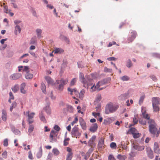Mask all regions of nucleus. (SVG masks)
Instances as JSON below:
<instances>
[{"label": "nucleus", "instance_id": "obj_62", "mask_svg": "<svg viewBox=\"0 0 160 160\" xmlns=\"http://www.w3.org/2000/svg\"><path fill=\"white\" fill-rule=\"evenodd\" d=\"M10 98V99H14V97L12 94V93L11 92H10L9 93Z\"/></svg>", "mask_w": 160, "mask_h": 160}, {"label": "nucleus", "instance_id": "obj_26", "mask_svg": "<svg viewBox=\"0 0 160 160\" xmlns=\"http://www.w3.org/2000/svg\"><path fill=\"white\" fill-rule=\"evenodd\" d=\"M50 103L45 108L44 110L48 114H50L51 112V109L49 106Z\"/></svg>", "mask_w": 160, "mask_h": 160}, {"label": "nucleus", "instance_id": "obj_57", "mask_svg": "<svg viewBox=\"0 0 160 160\" xmlns=\"http://www.w3.org/2000/svg\"><path fill=\"white\" fill-rule=\"evenodd\" d=\"M54 128L55 130L57 131H59L60 129V128L58 125H56L54 126Z\"/></svg>", "mask_w": 160, "mask_h": 160}, {"label": "nucleus", "instance_id": "obj_58", "mask_svg": "<svg viewBox=\"0 0 160 160\" xmlns=\"http://www.w3.org/2000/svg\"><path fill=\"white\" fill-rule=\"evenodd\" d=\"M108 160H116L112 155H110L108 156Z\"/></svg>", "mask_w": 160, "mask_h": 160}, {"label": "nucleus", "instance_id": "obj_45", "mask_svg": "<svg viewBox=\"0 0 160 160\" xmlns=\"http://www.w3.org/2000/svg\"><path fill=\"white\" fill-rule=\"evenodd\" d=\"M131 33L132 35L131 36L133 38V39H135L137 35L136 32L135 31H133Z\"/></svg>", "mask_w": 160, "mask_h": 160}, {"label": "nucleus", "instance_id": "obj_14", "mask_svg": "<svg viewBox=\"0 0 160 160\" xmlns=\"http://www.w3.org/2000/svg\"><path fill=\"white\" fill-rule=\"evenodd\" d=\"M142 114L143 118H144L145 119H147V120H148L149 121L150 119V116L148 115V114L146 113V111L145 109H144L143 108L142 109Z\"/></svg>", "mask_w": 160, "mask_h": 160}, {"label": "nucleus", "instance_id": "obj_52", "mask_svg": "<svg viewBox=\"0 0 160 160\" xmlns=\"http://www.w3.org/2000/svg\"><path fill=\"white\" fill-rule=\"evenodd\" d=\"M85 93V90L83 89L80 92L79 94L80 97H82L84 95Z\"/></svg>", "mask_w": 160, "mask_h": 160}, {"label": "nucleus", "instance_id": "obj_1", "mask_svg": "<svg viewBox=\"0 0 160 160\" xmlns=\"http://www.w3.org/2000/svg\"><path fill=\"white\" fill-rule=\"evenodd\" d=\"M118 105H114L112 103H110L106 106L105 111V113L108 114L110 113H113L118 109Z\"/></svg>", "mask_w": 160, "mask_h": 160}, {"label": "nucleus", "instance_id": "obj_54", "mask_svg": "<svg viewBox=\"0 0 160 160\" xmlns=\"http://www.w3.org/2000/svg\"><path fill=\"white\" fill-rule=\"evenodd\" d=\"M4 10L5 12L6 13H8L10 11L9 10H8V7L7 6H5L4 7Z\"/></svg>", "mask_w": 160, "mask_h": 160}, {"label": "nucleus", "instance_id": "obj_41", "mask_svg": "<svg viewBox=\"0 0 160 160\" xmlns=\"http://www.w3.org/2000/svg\"><path fill=\"white\" fill-rule=\"evenodd\" d=\"M52 152L55 155H57L59 153V151L57 149H53L52 150Z\"/></svg>", "mask_w": 160, "mask_h": 160}, {"label": "nucleus", "instance_id": "obj_38", "mask_svg": "<svg viewBox=\"0 0 160 160\" xmlns=\"http://www.w3.org/2000/svg\"><path fill=\"white\" fill-rule=\"evenodd\" d=\"M17 106V103L15 102H13L12 104L11 105V106H10V111L12 112V110L13 108H15Z\"/></svg>", "mask_w": 160, "mask_h": 160}, {"label": "nucleus", "instance_id": "obj_31", "mask_svg": "<svg viewBox=\"0 0 160 160\" xmlns=\"http://www.w3.org/2000/svg\"><path fill=\"white\" fill-rule=\"evenodd\" d=\"M41 88L42 90V92L45 94L46 93V86L43 83H42L41 84Z\"/></svg>", "mask_w": 160, "mask_h": 160}, {"label": "nucleus", "instance_id": "obj_56", "mask_svg": "<svg viewBox=\"0 0 160 160\" xmlns=\"http://www.w3.org/2000/svg\"><path fill=\"white\" fill-rule=\"evenodd\" d=\"M28 158L30 159H33V157L31 151H30L28 152Z\"/></svg>", "mask_w": 160, "mask_h": 160}, {"label": "nucleus", "instance_id": "obj_37", "mask_svg": "<svg viewBox=\"0 0 160 160\" xmlns=\"http://www.w3.org/2000/svg\"><path fill=\"white\" fill-rule=\"evenodd\" d=\"M117 157L120 160H125L126 158V157L125 156L122 155L120 154L118 155Z\"/></svg>", "mask_w": 160, "mask_h": 160}, {"label": "nucleus", "instance_id": "obj_46", "mask_svg": "<svg viewBox=\"0 0 160 160\" xmlns=\"http://www.w3.org/2000/svg\"><path fill=\"white\" fill-rule=\"evenodd\" d=\"M110 147L112 148H115L117 147L116 144L115 142H112L110 144Z\"/></svg>", "mask_w": 160, "mask_h": 160}, {"label": "nucleus", "instance_id": "obj_44", "mask_svg": "<svg viewBox=\"0 0 160 160\" xmlns=\"http://www.w3.org/2000/svg\"><path fill=\"white\" fill-rule=\"evenodd\" d=\"M22 70L23 71L26 72L27 73H28L29 72V68L27 66H25L24 68H23Z\"/></svg>", "mask_w": 160, "mask_h": 160}, {"label": "nucleus", "instance_id": "obj_35", "mask_svg": "<svg viewBox=\"0 0 160 160\" xmlns=\"http://www.w3.org/2000/svg\"><path fill=\"white\" fill-rule=\"evenodd\" d=\"M42 155V147L40 148L39 151L37 154V157L38 158H41Z\"/></svg>", "mask_w": 160, "mask_h": 160}, {"label": "nucleus", "instance_id": "obj_29", "mask_svg": "<svg viewBox=\"0 0 160 160\" xmlns=\"http://www.w3.org/2000/svg\"><path fill=\"white\" fill-rule=\"evenodd\" d=\"M36 34L38 37L39 38H40L41 37V33H42V30L40 29H37L36 30Z\"/></svg>", "mask_w": 160, "mask_h": 160}, {"label": "nucleus", "instance_id": "obj_49", "mask_svg": "<svg viewBox=\"0 0 160 160\" xmlns=\"http://www.w3.org/2000/svg\"><path fill=\"white\" fill-rule=\"evenodd\" d=\"M76 78H74L72 79L71 80L70 83V85L71 86H73L74 85L75 83L76 82Z\"/></svg>", "mask_w": 160, "mask_h": 160}, {"label": "nucleus", "instance_id": "obj_8", "mask_svg": "<svg viewBox=\"0 0 160 160\" xmlns=\"http://www.w3.org/2000/svg\"><path fill=\"white\" fill-rule=\"evenodd\" d=\"M67 151L68 152V153L67 155V158L72 159L73 157V153L72 152V149L69 148H67Z\"/></svg>", "mask_w": 160, "mask_h": 160}, {"label": "nucleus", "instance_id": "obj_53", "mask_svg": "<svg viewBox=\"0 0 160 160\" xmlns=\"http://www.w3.org/2000/svg\"><path fill=\"white\" fill-rule=\"evenodd\" d=\"M3 145L5 147H7L8 145V140L7 139H5L4 140Z\"/></svg>", "mask_w": 160, "mask_h": 160}, {"label": "nucleus", "instance_id": "obj_20", "mask_svg": "<svg viewBox=\"0 0 160 160\" xmlns=\"http://www.w3.org/2000/svg\"><path fill=\"white\" fill-rule=\"evenodd\" d=\"M79 122L82 129L84 130L86 129L87 127L86 123L83 120L82 118L80 119L79 120Z\"/></svg>", "mask_w": 160, "mask_h": 160}, {"label": "nucleus", "instance_id": "obj_10", "mask_svg": "<svg viewBox=\"0 0 160 160\" xmlns=\"http://www.w3.org/2000/svg\"><path fill=\"white\" fill-rule=\"evenodd\" d=\"M56 132L54 130H52L50 134V139L51 142H53L55 141L53 137L56 136Z\"/></svg>", "mask_w": 160, "mask_h": 160}, {"label": "nucleus", "instance_id": "obj_6", "mask_svg": "<svg viewBox=\"0 0 160 160\" xmlns=\"http://www.w3.org/2000/svg\"><path fill=\"white\" fill-rule=\"evenodd\" d=\"M68 81L67 79L65 80L63 79H61L60 80L61 83L59 84L58 87L57 88L58 90L60 91H62L63 90L64 85L66 84Z\"/></svg>", "mask_w": 160, "mask_h": 160}, {"label": "nucleus", "instance_id": "obj_15", "mask_svg": "<svg viewBox=\"0 0 160 160\" xmlns=\"http://www.w3.org/2000/svg\"><path fill=\"white\" fill-rule=\"evenodd\" d=\"M154 150L155 152L159 154L160 153L158 143L157 142H155L154 145Z\"/></svg>", "mask_w": 160, "mask_h": 160}, {"label": "nucleus", "instance_id": "obj_3", "mask_svg": "<svg viewBox=\"0 0 160 160\" xmlns=\"http://www.w3.org/2000/svg\"><path fill=\"white\" fill-rule=\"evenodd\" d=\"M105 83V82L104 81L98 82L97 83L96 85L94 84L91 86L90 88V91L91 92H93L98 89V91L102 90V88H99V87L100 86H101Z\"/></svg>", "mask_w": 160, "mask_h": 160}, {"label": "nucleus", "instance_id": "obj_7", "mask_svg": "<svg viewBox=\"0 0 160 160\" xmlns=\"http://www.w3.org/2000/svg\"><path fill=\"white\" fill-rule=\"evenodd\" d=\"M21 76V74L19 73H14L12 74L9 77L11 80H16L19 79Z\"/></svg>", "mask_w": 160, "mask_h": 160}, {"label": "nucleus", "instance_id": "obj_18", "mask_svg": "<svg viewBox=\"0 0 160 160\" xmlns=\"http://www.w3.org/2000/svg\"><path fill=\"white\" fill-rule=\"evenodd\" d=\"M113 120V118H107L104 120L103 123L105 125L109 124L112 122Z\"/></svg>", "mask_w": 160, "mask_h": 160}, {"label": "nucleus", "instance_id": "obj_24", "mask_svg": "<svg viewBox=\"0 0 160 160\" xmlns=\"http://www.w3.org/2000/svg\"><path fill=\"white\" fill-rule=\"evenodd\" d=\"M21 29L19 25H16L15 27L14 32L16 35L20 33Z\"/></svg>", "mask_w": 160, "mask_h": 160}, {"label": "nucleus", "instance_id": "obj_5", "mask_svg": "<svg viewBox=\"0 0 160 160\" xmlns=\"http://www.w3.org/2000/svg\"><path fill=\"white\" fill-rule=\"evenodd\" d=\"M79 79L80 81L83 83V87H87V89L89 88L90 85L87 84V82L84 78V74L82 73H80Z\"/></svg>", "mask_w": 160, "mask_h": 160}, {"label": "nucleus", "instance_id": "obj_32", "mask_svg": "<svg viewBox=\"0 0 160 160\" xmlns=\"http://www.w3.org/2000/svg\"><path fill=\"white\" fill-rule=\"evenodd\" d=\"M158 105L152 104L153 111L154 112H158L160 108Z\"/></svg>", "mask_w": 160, "mask_h": 160}, {"label": "nucleus", "instance_id": "obj_43", "mask_svg": "<svg viewBox=\"0 0 160 160\" xmlns=\"http://www.w3.org/2000/svg\"><path fill=\"white\" fill-rule=\"evenodd\" d=\"M92 115H93L95 118H97V117H100V113L99 112H93Z\"/></svg>", "mask_w": 160, "mask_h": 160}, {"label": "nucleus", "instance_id": "obj_12", "mask_svg": "<svg viewBox=\"0 0 160 160\" xmlns=\"http://www.w3.org/2000/svg\"><path fill=\"white\" fill-rule=\"evenodd\" d=\"M133 148L136 150L138 151H142L144 149V145H134Z\"/></svg>", "mask_w": 160, "mask_h": 160}, {"label": "nucleus", "instance_id": "obj_34", "mask_svg": "<svg viewBox=\"0 0 160 160\" xmlns=\"http://www.w3.org/2000/svg\"><path fill=\"white\" fill-rule=\"evenodd\" d=\"M132 65L131 60L130 59H128L127 61L126 66L128 68H130Z\"/></svg>", "mask_w": 160, "mask_h": 160}, {"label": "nucleus", "instance_id": "obj_55", "mask_svg": "<svg viewBox=\"0 0 160 160\" xmlns=\"http://www.w3.org/2000/svg\"><path fill=\"white\" fill-rule=\"evenodd\" d=\"M2 156L4 158H6L7 157V152L6 151H4L2 154Z\"/></svg>", "mask_w": 160, "mask_h": 160}, {"label": "nucleus", "instance_id": "obj_64", "mask_svg": "<svg viewBox=\"0 0 160 160\" xmlns=\"http://www.w3.org/2000/svg\"><path fill=\"white\" fill-rule=\"evenodd\" d=\"M111 70V69H108L106 67H105L104 68V71L106 72H110Z\"/></svg>", "mask_w": 160, "mask_h": 160}, {"label": "nucleus", "instance_id": "obj_17", "mask_svg": "<svg viewBox=\"0 0 160 160\" xmlns=\"http://www.w3.org/2000/svg\"><path fill=\"white\" fill-rule=\"evenodd\" d=\"M25 86V83H23L21 84L20 87V91L21 93L24 94L26 93L27 92L24 89Z\"/></svg>", "mask_w": 160, "mask_h": 160}, {"label": "nucleus", "instance_id": "obj_47", "mask_svg": "<svg viewBox=\"0 0 160 160\" xmlns=\"http://www.w3.org/2000/svg\"><path fill=\"white\" fill-rule=\"evenodd\" d=\"M139 122L142 125H145L146 123V121L143 119H141L139 120Z\"/></svg>", "mask_w": 160, "mask_h": 160}, {"label": "nucleus", "instance_id": "obj_36", "mask_svg": "<svg viewBox=\"0 0 160 160\" xmlns=\"http://www.w3.org/2000/svg\"><path fill=\"white\" fill-rule=\"evenodd\" d=\"M34 128V126H33V125H29L28 130V132L29 133H31L33 131Z\"/></svg>", "mask_w": 160, "mask_h": 160}, {"label": "nucleus", "instance_id": "obj_61", "mask_svg": "<svg viewBox=\"0 0 160 160\" xmlns=\"http://www.w3.org/2000/svg\"><path fill=\"white\" fill-rule=\"evenodd\" d=\"M134 39H133V38L131 36L128 39V42L129 43L130 42H132Z\"/></svg>", "mask_w": 160, "mask_h": 160}, {"label": "nucleus", "instance_id": "obj_4", "mask_svg": "<svg viewBox=\"0 0 160 160\" xmlns=\"http://www.w3.org/2000/svg\"><path fill=\"white\" fill-rule=\"evenodd\" d=\"M24 114L28 116L27 121L29 124H31L33 122V118L35 113L34 112L30 113L29 111H28L26 112H24Z\"/></svg>", "mask_w": 160, "mask_h": 160}, {"label": "nucleus", "instance_id": "obj_33", "mask_svg": "<svg viewBox=\"0 0 160 160\" xmlns=\"http://www.w3.org/2000/svg\"><path fill=\"white\" fill-rule=\"evenodd\" d=\"M33 75L32 74L29 73L28 72L25 75V78L27 79H31L33 78Z\"/></svg>", "mask_w": 160, "mask_h": 160}, {"label": "nucleus", "instance_id": "obj_16", "mask_svg": "<svg viewBox=\"0 0 160 160\" xmlns=\"http://www.w3.org/2000/svg\"><path fill=\"white\" fill-rule=\"evenodd\" d=\"M2 119L4 121H6L7 119V113L4 110H2Z\"/></svg>", "mask_w": 160, "mask_h": 160}, {"label": "nucleus", "instance_id": "obj_51", "mask_svg": "<svg viewBox=\"0 0 160 160\" xmlns=\"http://www.w3.org/2000/svg\"><path fill=\"white\" fill-rule=\"evenodd\" d=\"M150 78L152 79V80L154 81H157V78L154 75H151L150 76Z\"/></svg>", "mask_w": 160, "mask_h": 160}, {"label": "nucleus", "instance_id": "obj_48", "mask_svg": "<svg viewBox=\"0 0 160 160\" xmlns=\"http://www.w3.org/2000/svg\"><path fill=\"white\" fill-rule=\"evenodd\" d=\"M132 135L133 137L134 138H139L140 137V134L139 133H138L137 132H136Z\"/></svg>", "mask_w": 160, "mask_h": 160}, {"label": "nucleus", "instance_id": "obj_60", "mask_svg": "<svg viewBox=\"0 0 160 160\" xmlns=\"http://www.w3.org/2000/svg\"><path fill=\"white\" fill-rule=\"evenodd\" d=\"M52 154L49 153L48 156L47 160H52Z\"/></svg>", "mask_w": 160, "mask_h": 160}, {"label": "nucleus", "instance_id": "obj_27", "mask_svg": "<svg viewBox=\"0 0 160 160\" xmlns=\"http://www.w3.org/2000/svg\"><path fill=\"white\" fill-rule=\"evenodd\" d=\"M39 118L40 120L45 123H46V120L45 117L43 115V113L41 112L39 114Z\"/></svg>", "mask_w": 160, "mask_h": 160}, {"label": "nucleus", "instance_id": "obj_9", "mask_svg": "<svg viewBox=\"0 0 160 160\" xmlns=\"http://www.w3.org/2000/svg\"><path fill=\"white\" fill-rule=\"evenodd\" d=\"M96 139V136H93L89 140L88 142V145L91 147H95V145L94 143V141Z\"/></svg>", "mask_w": 160, "mask_h": 160}, {"label": "nucleus", "instance_id": "obj_2", "mask_svg": "<svg viewBox=\"0 0 160 160\" xmlns=\"http://www.w3.org/2000/svg\"><path fill=\"white\" fill-rule=\"evenodd\" d=\"M81 133L82 131L77 126H75L72 128L71 134L72 137L79 138L81 136Z\"/></svg>", "mask_w": 160, "mask_h": 160}, {"label": "nucleus", "instance_id": "obj_22", "mask_svg": "<svg viewBox=\"0 0 160 160\" xmlns=\"http://www.w3.org/2000/svg\"><path fill=\"white\" fill-rule=\"evenodd\" d=\"M48 84L53 85L54 84V81L49 77L47 76L45 78Z\"/></svg>", "mask_w": 160, "mask_h": 160}, {"label": "nucleus", "instance_id": "obj_19", "mask_svg": "<svg viewBox=\"0 0 160 160\" xmlns=\"http://www.w3.org/2000/svg\"><path fill=\"white\" fill-rule=\"evenodd\" d=\"M147 152L148 157L151 159L152 158L154 157L152 151L150 148H148Z\"/></svg>", "mask_w": 160, "mask_h": 160}, {"label": "nucleus", "instance_id": "obj_50", "mask_svg": "<svg viewBox=\"0 0 160 160\" xmlns=\"http://www.w3.org/2000/svg\"><path fill=\"white\" fill-rule=\"evenodd\" d=\"M78 120V117H76L74 120L71 122V125L72 126H73L77 122Z\"/></svg>", "mask_w": 160, "mask_h": 160}, {"label": "nucleus", "instance_id": "obj_59", "mask_svg": "<svg viewBox=\"0 0 160 160\" xmlns=\"http://www.w3.org/2000/svg\"><path fill=\"white\" fill-rule=\"evenodd\" d=\"M69 140V138H67L65 139L64 140V146H67L68 144V142H66V141H68Z\"/></svg>", "mask_w": 160, "mask_h": 160}, {"label": "nucleus", "instance_id": "obj_42", "mask_svg": "<svg viewBox=\"0 0 160 160\" xmlns=\"http://www.w3.org/2000/svg\"><path fill=\"white\" fill-rule=\"evenodd\" d=\"M121 79L123 81H128L129 79V78L127 76H124L121 78Z\"/></svg>", "mask_w": 160, "mask_h": 160}, {"label": "nucleus", "instance_id": "obj_63", "mask_svg": "<svg viewBox=\"0 0 160 160\" xmlns=\"http://www.w3.org/2000/svg\"><path fill=\"white\" fill-rule=\"evenodd\" d=\"M36 42V41L35 38H32L31 39L30 43L31 44H34Z\"/></svg>", "mask_w": 160, "mask_h": 160}, {"label": "nucleus", "instance_id": "obj_13", "mask_svg": "<svg viewBox=\"0 0 160 160\" xmlns=\"http://www.w3.org/2000/svg\"><path fill=\"white\" fill-rule=\"evenodd\" d=\"M68 91L70 92V94L71 95H72L74 94L75 95H77L78 94V92L75 88L72 89L70 88H68Z\"/></svg>", "mask_w": 160, "mask_h": 160}, {"label": "nucleus", "instance_id": "obj_25", "mask_svg": "<svg viewBox=\"0 0 160 160\" xmlns=\"http://www.w3.org/2000/svg\"><path fill=\"white\" fill-rule=\"evenodd\" d=\"M12 91L15 93L17 92L19 90V86L18 84H16L11 88Z\"/></svg>", "mask_w": 160, "mask_h": 160}, {"label": "nucleus", "instance_id": "obj_21", "mask_svg": "<svg viewBox=\"0 0 160 160\" xmlns=\"http://www.w3.org/2000/svg\"><path fill=\"white\" fill-rule=\"evenodd\" d=\"M98 128V125L97 123H94L93 125L90 128L89 130L90 131L94 132H95Z\"/></svg>", "mask_w": 160, "mask_h": 160}, {"label": "nucleus", "instance_id": "obj_30", "mask_svg": "<svg viewBox=\"0 0 160 160\" xmlns=\"http://www.w3.org/2000/svg\"><path fill=\"white\" fill-rule=\"evenodd\" d=\"M104 141L103 139H101L99 141L98 146L99 148H102L103 147Z\"/></svg>", "mask_w": 160, "mask_h": 160}, {"label": "nucleus", "instance_id": "obj_40", "mask_svg": "<svg viewBox=\"0 0 160 160\" xmlns=\"http://www.w3.org/2000/svg\"><path fill=\"white\" fill-rule=\"evenodd\" d=\"M145 98V95H143L141 96L139 100V104H141L142 103Z\"/></svg>", "mask_w": 160, "mask_h": 160}, {"label": "nucleus", "instance_id": "obj_23", "mask_svg": "<svg viewBox=\"0 0 160 160\" xmlns=\"http://www.w3.org/2000/svg\"><path fill=\"white\" fill-rule=\"evenodd\" d=\"M138 122V116L137 115H135L134 117L133 118L132 122L133 123V124L130 125V126H134L136 124H137Z\"/></svg>", "mask_w": 160, "mask_h": 160}, {"label": "nucleus", "instance_id": "obj_28", "mask_svg": "<svg viewBox=\"0 0 160 160\" xmlns=\"http://www.w3.org/2000/svg\"><path fill=\"white\" fill-rule=\"evenodd\" d=\"M64 52V50L61 48H56L54 50L55 53H61Z\"/></svg>", "mask_w": 160, "mask_h": 160}, {"label": "nucleus", "instance_id": "obj_11", "mask_svg": "<svg viewBox=\"0 0 160 160\" xmlns=\"http://www.w3.org/2000/svg\"><path fill=\"white\" fill-rule=\"evenodd\" d=\"M152 104H160V98L158 97H154L152 99Z\"/></svg>", "mask_w": 160, "mask_h": 160}, {"label": "nucleus", "instance_id": "obj_39", "mask_svg": "<svg viewBox=\"0 0 160 160\" xmlns=\"http://www.w3.org/2000/svg\"><path fill=\"white\" fill-rule=\"evenodd\" d=\"M129 132H130L132 134L137 132V130L135 128H130L129 130Z\"/></svg>", "mask_w": 160, "mask_h": 160}]
</instances>
